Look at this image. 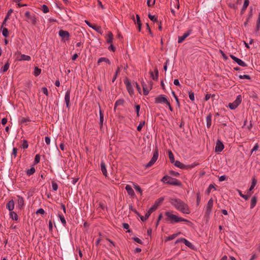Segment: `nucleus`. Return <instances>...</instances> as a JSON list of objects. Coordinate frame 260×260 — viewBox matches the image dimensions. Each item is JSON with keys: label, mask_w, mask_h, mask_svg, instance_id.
<instances>
[{"label": "nucleus", "mask_w": 260, "mask_h": 260, "mask_svg": "<svg viewBox=\"0 0 260 260\" xmlns=\"http://www.w3.org/2000/svg\"><path fill=\"white\" fill-rule=\"evenodd\" d=\"M170 203L176 210L183 214H189L190 213L188 205L179 199H171Z\"/></svg>", "instance_id": "1"}, {"label": "nucleus", "mask_w": 260, "mask_h": 260, "mask_svg": "<svg viewBox=\"0 0 260 260\" xmlns=\"http://www.w3.org/2000/svg\"><path fill=\"white\" fill-rule=\"evenodd\" d=\"M165 216H166V220L167 221L170 222L173 224L182 221H184L187 223H191L190 221L188 220L173 214L172 211L166 212Z\"/></svg>", "instance_id": "2"}, {"label": "nucleus", "mask_w": 260, "mask_h": 260, "mask_svg": "<svg viewBox=\"0 0 260 260\" xmlns=\"http://www.w3.org/2000/svg\"><path fill=\"white\" fill-rule=\"evenodd\" d=\"M161 181L164 183L174 186H181L182 185L181 182L179 180L168 175L164 176Z\"/></svg>", "instance_id": "3"}, {"label": "nucleus", "mask_w": 260, "mask_h": 260, "mask_svg": "<svg viewBox=\"0 0 260 260\" xmlns=\"http://www.w3.org/2000/svg\"><path fill=\"white\" fill-rule=\"evenodd\" d=\"M142 86L143 90V94L145 95H147L149 94V91L152 88V82L151 81H149L148 83H146L144 81L142 82Z\"/></svg>", "instance_id": "4"}, {"label": "nucleus", "mask_w": 260, "mask_h": 260, "mask_svg": "<svg viewBox=\"0 0 260 260\" xmlns=\"http://www.w3.org/2000/svg\"><path fill=\"white\" fill-rule=\"evenodd\" d=\"M154 102L155 104H169V100L167 96L164 94H160L155 98Z\"/></svg>", "instance_id": "5"}, {"label": "nucleus", "mask_w": 260, "mask_h": 260, "mask_svg": "<svg viewBox=\"0 0 260 260\" xmlns=\"http://www.w3.org/2000/svg\"><path fill=\"white\" fill-rule=\"evenodd\" d=\"M158 157V150L156 148L154 151L153 156L151 160L146 165V168H149L153 166L154 163L156 161Z\"/></svg>", "instance_id": "6"}, {"label": "nucleus", "mask_w": 260, "mask_h": 260, "mask_svg": "<svg viewBox=\"0 0 260 260\" xmlns=\"http://www.w3.org/2000/svg\"><path fill=\"white\" fill-rule=\"evenodd\" d=\"M242 102V96L241 95H238L236 99L233 102L229 104V107L231 110L236 109L238 106L241 104Z\"/></svg>", "instance_id": "7"}, {"label": "nucleus", "mask_w": 260, "mask_h": 260, "mask_svg": "<svg viewBox=\"0 0 260 260\" xmlns=\"http://www.w3.org/2000/svg\"><path fill=\"white\" fill-rule=\"evenodd\" d=\"M25 16L27 18L26 21L28 23H31L32 24L35 25L37 23V19L36 18L35 15L31 14L29 11H26L25 13Z\"/></svg>", "instance_id": "8"}, {"label": "nucleus", "mask_w": 260, "mask_h": 260, "mask_svg": "<svg viewBox=\"0 0 260 260\" xmlns=\"http://www.w3.org/2000/svg\"><path fill=\"white\" fill-rule=\"evenodd\" d=\"M124 83L126 86V89L131 96H133L134 94V90L133 89L132 83L129 81L127 78H125L124 79Z\"/></svg>", "instance_id": "9"}, {"label": "nucleus", "mask_w": 260, "mask_h": 260, "mask_svg": "<svg viewBox=\"0 0 260 260\" xmlns=\"http://www.w3.org/2000/svg\"><path fill=\"white\" fill-rule=\"evenodd\" d=\"M59 36L61 38L62 40L64 42L70 39V34L66 30H60L58 32Z\"/></svg>", "instance_id": "10"}, {"label": "nucleus", "mask_w": 260, "mask_h": 260, "mask_svg": "<svg viewBox=\"0 0 260 260\" xmlns=\"http://www.w3.org/2000/svg\"><path fill=\"white\" fill-rule=\"evenodd\" d=\"M213 199L211 198L208 202L206 206V214L210 215L212 213V209L213 206Z\"/></svg>", "instance_id": "11"}, {"label": "nucleus", "mask_w": 260, "mask_h": 260, "mask_svg": "<svg viewBox=\"0 0 260 260\" xmlns=\"http://www.w3.org/2000/svg\"><path fill=\"white\" fill-rule=\"evenodd\" d=\"M230 57L234 61H235L238 65L243 67H246L247 66V64L244 62L241 59L238 58V57L235 56L234 55L231 54L230 55Z\"/></svg>", "instance_id": "12"}, {"label": "nucleus", "mask_w": 260, "mask_h": 260, "mask_svg": "<svg viewBox=\"0 0 260 260\" xmlns=\"http://www.w3.org/2000/svg\"><path fill=\"white\" fill-rule=\"evenodd\" d=\"M17 207L19 209H22L25 205V201L24 198L20 196H17Z\"/></svg>", "instance_id": "13"}, {"label": "nucleus", "mask_w": 260, "mask_h": 260, "mask_svg": "<svg viewBox=\"0 0 260 260\" xmlns=\"http://www.w3.org/2000/svg\"><path fill=\"white\" fill-rule=\"evenodd\" d=\"M224 149V145L220 140H217L216 143L215 151L217 152H220Z\"/></svg>", "instance_id": "14"}, {"label": "nucleus", "mask_w": 260, "mask_h": 260, "mask_svg": "<svg viewBox=\"0 0 260 260\" xmlns=\"http://www.w3.org/2000/svg\"><path fill=\"white\" fill-rule=\"evenodd\" d=\"M191 30H189L185 32L182 36L178 37V43H181L183 41L188 37L191 34Z\"/></svg>", "instance_id": "15"}, {"label": "nucleus", "mask_w": 260, "mask_h": 260, "mask_svg": "<svg viewBox=\"0 0 260 260\" xmlns=\"http://www.w3.org/2000/svg\"><path fill=\"white\" fill-rule=\"evenodd\" d=\"M107 44H112L114 39L113 35L111 31H109L105 37Z\"/></svg>", "instance_id": "16"}, {"label": "nucleus", "mask_w": 260, "mask_h": 260, "mask_svg": "<svg viewBox=\"0 0 260 260\" xmlns=\"http://www.w3.org/2000/svg\"><path fill=\"white\" fill-rule=\"evenodd\" d=\"M70 90H68L66 92L64 96V100L66 102V104L67 107L69 108L70 107Z\"/></svg>", "instance_id": "17"}, {"label": "nucleus", "mask_w": 260, "mask_h": 260, "mask_svg": "<svg viewBox=\"0 0 260 260\" xmlns=\"http://www.w3.org/2000/svg\"><path fill=\"white\" fill-rule=\"evenodd\" d=\"M125 188L128 194L131 197H134L135 196L134 190L129 185H126Z\"/></svg>", "instance_id": "18"}, {"label": "nucleus", "mask_w": 260, "mask_h": 260, "mask_svg": "<svg viewBox=\"0 0 260 260\" xmlns=\"http://www.w3.org/2000/svg\"><path fill=\"white\" fill-rule=\"evenodd\" d=\"M15 203L13 200H11L8 202L6 205V208L9 211H12L14 208Z\"/></svg>", "instance_id": "19"}, {"label": "nucleus", "mask_w": 260, "mask_h": 260, "mask_svg": "<svg viewBox=\"0 0 260 260\" xmlns=\"http://www.w3.org/2000/svg\"><path fill=\"white\" fill-rule=\"evenodd\" d=\"M101 169L102 172L103 174L106 177H108V173L106 167V165L105 162L102 161L101 163Z\"/></svg>", "instance_id": "20"}, {"label": "nucleus", "mask_w": 260, "mask_h": 260, "mask_svg": "<svg viewBox=\"0 0 260 260\" xmlns=\"http://www.w3.org/2000/svg\"><path fill=\"white\" fill-rule=\"evenodd\" d=\"M256 182H257L256 180L254 178H253L252 179L251 185L250 188H249V189L248 190L247 194H249V193H251V194H252V192L251 191L255 187V186L256 184Z\"/></svg>", "instance_id": "21"}, {"label": "nucleus", "mask_w": 260, "mask_h": 260, "mask_svg": "<svg viewBox=\"0 0 260 260\" xmlns=\"http://www.w3.org/2000/svg\"><path fill=\"white\" fill-rule=\"evenodd\" d=\"M154 72L155 75H154L152 71H151L150 73L152 79L154 80H157L158 77V71L157 69H155Z\"/></svg>", "instance_id": "22"}, {"label": "nucleus", "mask_w": 260, "mask_h": 260, "mask_svg": "<svg viewBox=\"0 0 260 260\" xmlns=\"http://www.w3.org/2000/svg\"><path fill=\"white\" fill-rule=\"evenodd\" d=\"M9 215L13 220L17 221L18 219V216L17 213L13 211H10Z\"/></svg>", "instance_id": "23"}, {"label": "nucleus", "mask_w": 260, "mask_h": 260, "mask_svg": "<svg viewBox=\"0 0 260 260\" xmlns=\"http://www.w3.org/2000/svg\"><path fill=\"white\" fill-rule=\"evenodd\" d=\"M31 59V57L30 56L25 55V54H21L20 58L18 59V60L20 61H29Z\"/></svg>", "instance_id": "24"}, {"label": "nucleus", "mask_w": 260, "mask_h": 260, "mask_svg": "<svg viewBox=\"0 0 260 260\" xmlns=\"http://www.w3.org/2000/svg\"><path fill=\"white\" fill-rule=\"evenodd\" d=\"M256 203L257 198L255 196H253L251 200L250 208L253 209L255 206Z\"/></svg>", "instance_id": "25"}, {"label": "nucleus", "mask_w": 260, "mask_h": 260, "mask_svg": "<svg viewBox=\"0 0 260 260\" xmlns=\"http://www.w3.org/2000/svg\"><path fill=\"white\" fill-rule=\"evenodd\" d=\"M102 62H107V63H108L109 64L111 63V62L110 61V60L107 58H106V57H101V58H100L99 59V60H98V61L97 62V64L98 65H100V63H101Z\"/></svg>", "instance_id": "26"}, {"label": "nucleus", "mask_w": 260, "mask_h": 260, "mask_svg": "<svg viewBox=\"0 0 260 260\" xmlns=\"http://www.w3.org/2000/svg\"><path fill=\"white\" fill-rule=\"evenodd\" d=\"M164 200V198H160L158 199H157L155 201L153 205L155 206L157 208L162 203V202Z\"/></svg>", "instance_id": "27"}, {"label": "nucleus", "mask_w": 260, "mask_h": 260, "mask_svg": "<svg viewBox=\"0 0 260 260\" xmlns=\"http://www.w3.org/2000/svg\"><path fill=\"white\" fill-rule=\"evenodd\" d=\"M238 192L240 196L244 199L245 200H248L249 197L251 196V193L243 194L240 190H238Z\"/></svg>", "instance_id": "28"}, {"label": "nucleus", "mask_w": 260, "mask_h": 260, "mask_svg": "<svg viewBox=\"0 0 260 260\" xmlns=\"http://www.w3.org/2000/svg\"><path fill=\"white\" fill-rule=\"evenodd\" d=\"M212 122V116L211 115H209L206 117V122H207V127L209 128L211 125Z\"/></svg>", "instance_id": "29"}, {"label": "nucleus", "mask_w": 260, "mask_h": 260, "mask_svg": "<svg viewBox=\"0 0 260 260\" xmlns=\"http://www.w3.org/2000/svg\"><path fill=\"white\" fill-rule=\"evenodd\" d=\"M104 122V114L102 112L101 108L100 109V126L102 127Z\"/></svg>", "instance_id": "30"}, {"label": "nucleus", "mask_w": 260, "mask_h": 260, "mask_svg": "<svg viewBox=\"0 0 260 260\" xmlns=\"http://www.w3.org/2000/svg\"><path fill=\"white\" fill-rule=\"evenodd\" d=\"M61 222L62 223V225L65 226L67 224V222H66V219L64 217L63 215H61V214H58V215Z\"/></svg>", "instance_id": "31"}, {"label": "nucleus", "mask_w": 260, "mask_h": 260, "mask_svg": "<svg viewBox=\"0 0 260 260\" xmlns=\"http://www.w3.org/2000/svg\"><path fill=\"white\" fill-rule=\"evenodd\" d=\"M249 0H244V4L241 9V13H243L249 5Z\"/></svg>", "instance_id": "32"}, {"label": "nucleus", "mask_w": 260, "mask_h": 260, "mask_svg": "<svg viewBox=\"0 0 260 260\" xmlns=\"http://www.w3.org/2000/svg\"><path fill=\"white\" fill-rule=\"evenodd\" d=\"M36 170L34 167H31L29 169L26 171V174L29 176L35 173Z\"/></svg>", "instance_id": "33"}, {"label": "nucleus", "mask_w": 260, "mask_h": 260, "mask_svg": "<svg viewBox=\"0 0 260 260\" xmlns=\"http://www.w3.org/2000/svg\"><path fill=\"white\" fill-rule=\"evenodd\" d=\"M212 189H214V190H216V188H215L214 185L211 184L209 185L207 189L205 191V193L209 195Z\"/></svg>", "instance_id": "34"}, {"label": "nucleus", "mask_w": 260, "mask_h": 260, "mask_svg": "<svg viewBox=\"0 0 260 260\" xmlns=\"http://www.w3.org/2000/svg\"><path fill=\"white\" fill-rule=\"evenodd\" d=\"M41 73V69H39L38 67H36L34 69V75L35 76H38Z\"/></svg>", "instance_id": "35"}, {"label": "nucleus", "mask_w": 260, "mask_h": 260, "mask_svg": "<svg viewBox=\"0 0 260 260\" xmlns=\"http://www.w3.org/2000/svg\"><path fill=\"white\" fill-rule=\"evenodd\" d=\"M183 242L187 247H188L191 249H193V245L192 244V243H190L189 241H188L186 239L184 238V239H183Z\"/></svg>", "instance_id": "36"}, {"label": "nucleus", "mask_w": 260, "mask_h": 260, "mask_svg": "<svg viewBox=\"0 0 260 260\" xmlns=\"http://www.w3.org/2000/svg\"><path fill=\"white\" fill-rule=\"evenodd\" d=\"M10 64L8 62L6 63L3 68L1 70V72L5 73L8 71L9 68Z\"/></svg>", "instance_id": "37"}, {"label": "nucleus", "mask_w": 260, "mask_h": 260, "mask_svg": "<svg viewBox=\"0 0 260 260\" xmlns=\"http://www.w3.org/2000/svg\"><path fill=\"white\" fill-rule=\"evenodd\" d=\"M133 184L136 190L139 192L141 194L142 193V190L141 189L140 187L135 183H133Z\"/></svg>", "instance_id": "38"}, {"label": "nucleus", "mask_w": 260, "mask_h": 260, "mask_svg": "<svg viewBox=\"0 0 260 260\" xmlns=\"http://www.w3.org/2000/svg\"><path fill=\"white\" fill-rule=\"evenodd\" d=\"M175 166L180 169H184V165L178 160H176L175 162Z\"/></svg>", "instance_id": "39"}, {"label": "nucleus", "mask_w": 260, "mask_h": 260, "mask_svg": "<svg viewBox=\"0 0 260 260\" xmlns=\"http://www.w3.org/2000/svg\"><path fill=\"white\" fill-rule=\"evenodd\" d=\"M123 103H124V100L122 99H120V100H118L116 101L115 103L114 109H115L117 106L122 105L123 104Z\"/></svg>", "instance_id": "40"}, {"label": "nucleus", "mask_w": 260, "mask_h": 260, "mask_svg": "<svg viewBox=\"0 0 260 260\" xmlns=\"http://www.w3.org/2000/svg\"><path fill=\"white\" fill-rule=\"evenodd\" d=\"M169 157L171 162H174L175 161L174 156L172 152L170 150L168 151Z\"/></svg>", "instance_id": "41"}, {"label": "nucleus", "mask_w": 260, "mask_h": 260, "mask_svg": "<svg viewBox=\"0 0 260 260\" xmlns=\"http://www.w3.org/2000/svg\"><path fill=\"white\" fill-rule=\"evenodd\" d=\"M120 72V69L119 67H118V68H117V70L116 71V72L115 73V75H114V77H113V78L112 79V82H114L115 81V80L117 78V77L118 75L119 74Z\"/></svg>", "instance_id": "42"}, {"label": "nucleus", "mask_w": 260, "mask_h": 260, "mask_svg": "<svg viewBox=\"0 0 260 260\" xmlns=\"http://www.w3.org/2000/svg\"><path fill=\"white\" fill-rule=\"evenodd\" d=\"M92 28L95 30L96 32L101 34H102L101 27L100 26L93 25V26L92 27Z\"/></svg>", "instance_id": "43"}, {"label": "nucleus", "mask_w": 260, "mask_h": 260, "mask_svg": "<svg viewBox=\"0 0 260 260\" xmlns=\"http://www.w3.org/2000/svg\"><path fill=\"white\" fill-rule=\"evenodd\" d=\"M19 121L21 123H24L26 122L30 121V120L28 118L21 117L19 118Z\"/></svg>", "instance_id": "44"}, {"label": "nucleus", "mask_w": 260, "mask_h": 260, "mask_svg": "<svg viewBox=\"0 0 260 260\" xmlns=\"http://www.w3.org/2000/svg\"><path fill=\"white\" fill-rule=\"evenodd\" d=\"M178 235V234H174L171 235L167 238V241L172 240L174 239Z\"/></svg>", "instance_id": "45"}, {"label": "nucleus", "mask_w": 260, "mask_h": 260, "mask_svg": "<svg viewBox=\"0 0 260 260\" xmlns=\"http://www.w3.org/2000/svg\"><path fill=\"white\" fill-rule=\"evenodd\" d=\"M133 19L134 20V22L135 23H137V24H139L141 23V21H140V18L139 16V15H136V20H135V17H134V15H133Z\"/></svg>", "instance_id": "46"}, {"label": "nucleus", "mask_w": 260, "mask_h": 260, "mask_svg": "<svg viewBox=\"0 0 260 260\" xmlns=\"http://www.w3.org/2000/svg\"><path fill=\"white\" fill-rule=\"evenodd\" d=\"M40 155L38 154L35 156V160H34V165H36L40 162Z\"/></svg>", "instance_id": "47"}, {"label": "nucleus", "mask_w": 260, "mask_h": 260, "mask_svg": "<svg viewBox=\"0 0 260 260\" xmlns=\"http://www.w3.org/2000/svg\"><path fill=\"white\" fill-rule=\"evenodd\" d=\"M189 94V98L192 101L194 102V93L192 91H189L188 92Z\"/></svg>", "instance_id": "48"}, {"label": "nucleus", "mask_w": 260, "mask_h": 260, "mask_svg": "<svg viewBox=\"0 0 260 260\" xmlns=\"http://www.w3.org/2000/svg\"><path fill=\"white\" fill-rule=\"evenodd\" d=\"M2 34L5 37H7L9 35V31L7 28H4L2 30Z\"/></svg>", "instance_id": "49"}, {"label": "nucleus", "mask_w": 260, "mask_h": 260, "mask_svg": "<svg viewBox=\"0 0 260 260\" xmlns=\"http://www.w3.org/2000/svg\"><path fill=\"white\" fill-rule=\"evenodd\" d=\"M28 144L27 141L26 140H24L23 141V143L21 145V147L23 149H26L28 148Z\"/></svg>", "instance_id": "50"}, {"label": "nucleus", "mask_w": 260, "mask_h": 260, "mask_svg": "<svg viewBox=\"0 0 260 260\" xmlns=\"http://www.w3.org/2000/svg\"><path fill=\"white\" fill-rule=\"evenodd\" d=\"M145 121H142V122H141L138 125V126H137V131H141L142 127L144 126V125H145Z\"/></svg>", "instance_id": "51"}, {"label": "nucleus", "mask_w": 260, "mask_h": 260, "mask_svg": "<svg viewBox=\"0 0 260 260\" xmlns=\"http://www.w3.org/2000/svg\"><path fill=\"white\" fill-rule=\"evenodd\" d=\"M42 11L44 13H47L49 12V8H48V7L45 5H43L42 7Z\"/></svg>", "instance_id": "52"}, {"label": "nucleus", "mask_w": 260, "mask_h": 260, "mask_svg": "<svg viewBox=\"0 0 260 260\" xmlns=\"http://www.w3.org/2000/svg\"><path fill=\"white\" fill-rule=\"evenodd\" d=\"M52 189L54 191H56L58 189V185L55 181L52 182Z\"/></svg>", "instance_id": "53"}, {"label": "nucleus", "mask_w": 260, "mask_h": 260, "mask_svg": "<svg viewBox=\"0 0 260 260\" xmlns=\"http://www.w3.org/2000/svg\"><path fill=\"white\" fill-rule=\"evenodd\" d=\"M149 18L153 22H156L157 21V18L154 15H152L151 14L148 15Z\"/></svg>", "instance_id": "54"}, {"label": "nucleus", "mask_w": 260, "mask_h": 260, "mask_svg": "<svg viewBox=\"0 0 260 260\" xmlns=\"http://www.w3.org/2000/svg\"><path fill=\"white\" fill-rule=\"evenodd\" d=\"M239 78L241 79H248V80L250 79V77L248 75H240L239 76Z\"/></svg>", "instance_id": "55"}, {"label": "nucleus", "mask_w": 260, "mask_h": 260, "mask_svg": "<svg viewBox=\"0 0 260 260\" xmlns=\"http://www.w3.org/2000/svg\"><path fill=\"white\" fill-rule=\"evenodd\" d=\"M42 91L43 93L45 94L46 96H48L49 94V92L48 91V89L46 87H43L42 88Z\"/></svg>", "instance_id": "56"}, {"label": "nucleus", "mask_w": 260, "mask_h": 260, "mask_svg": "<svg viewBox=\"0 0 260 260\" xmlns=\"http://www.w3.org/2000/svg\"><path fill=\"white\" fill-rule=\"evenodd\" d=\"M36 213L37 214H45V211H44V210L43 209L40 208V209H39L37 211Z\"/></svg>", "instance_id": "57"}, {"label": "nucleus", "mask_w": 260, "mask_h": 260, "mask_svg": "<svg viewBox=\"0 0 260 260\" xmlns=\"http://www.w3.org/2000/svg\"><path fill=\"white\" fill-rule=\"evenodd\" d=\"M134 84H135L136 87L138 91V92L141 93V89L140 86L139 85L138 83L137 82H135Z\"/></svg>", "instance_id": "58"}, {"label": "nucleus", "mask_w": 260, "mask_h": 260, "mask_svg": "<svg viewBox=\"0 0 260 260\" xmlns=\"http://www.w3.org/2000/svg\"><path fill=\"white\" fill-rule=\"evenodd\" d=\"M18 149L17 148H13L12 155H14V157H16L17 154Z\"/></svg>", "instance_id": "59"}, {"label": "nucleus", "mask_w": 260, "mask_h": 260, "mask_svg": "<svg viewBox=\"0 0 260 260\" xmlns=\"http://www.w3.org/2000/svg\"><path fill=\"white\" fill-rule=\"evenodd\" d=\"M260 27V12L258 14V17L257 21V29H259Z\"/></svg>", "instance_id": "60"}, {"label": "nucleus", "mask_w": 260, "mask_h": 260, "mask_svg": "<svg viewBox=\"0 0 260 260\" xmlns=\"http://www.w3.org/2000/svg\"><path fill=\"white\" fill-rule=\"evenodd\" d=\"M258 144H256L253 147V148H252V149L251 150V153L252 154L254 151H256L258 148Z\"/></svg>", "instance_id": "61"}, {"label": "nucleus", "mask_w": 260, "mask_h": 260, "mask_svg": "<svg viewBox=\"0 0 260 260\" xmlns=\"http://www.w3.org/2000/svg\"><path fill=\"white\" fill-rule=\"evenodd\" d=\"M135 108H136V111L137 112V116H139V111L140 110V106L139 105H137L135 106Z\"/></svg>", "instance_id": "62"}, {"label": "nucleus", "mask_w": 260, "mask_h": 260, "mask_svg": "<svg viewBox=\"0 0 260 260\" xmlns=\"http://www.w3.org/2000/svg\"><path fill=\"white\" fill-rule=\"evenodd\" d=\"M151 0H147V4L148 7H151L154 5L155 1H154L152 3H151Z\"/></svg>", "instance_id": "63"}, {"label": "nucleus", "mask_w": 260, "mask_h": 260, "mask_svg": "<svg viewBox=\"0 0 260 260\" xmlns=\"http://www.w3.org/2000/svg\"><path fill=\"white\" fill-rule=\"evenodd\" d=\"M134 240L137 242L138 243H139V244H142V241H141V240H140L139 238H138V237H134L133 238Z\"/></svg>", "instance_id": "64"}]
</instances>
